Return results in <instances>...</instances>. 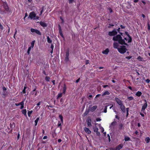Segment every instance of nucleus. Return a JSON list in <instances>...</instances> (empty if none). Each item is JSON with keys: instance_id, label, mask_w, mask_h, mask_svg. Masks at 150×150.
Segmentation results:
<instances>
[{"instance_id": "f257e3e1", "label": "nucleus", "mask_w": 150, "mask_h": 150, "mask_svg": "<svg viewBox=\"0 0 150 150\" xmlns=\"http://www.w3.org/2000/svg\"><path fill=\"white\" fill-rule=\"evenodd\" d=\"M112 40L114 41H117L118 43L121 45H128L125 42V40L122 39L121 35L119 34L116 35L112 38Z\"/></svg>"}, {"instance_id": "f03ea898", "label": "nucleus", "mask_w": 150, "mask_h": 150, "mask_svg": "<svg viewBox=\"0 0 150 150\" xmlns=\"http://www.w3.org/2000/svg\"><path fill=\"white\" fill-rule=\"evenodd\" d=\"M115 100L118 104L120 105L121 110L123 113H125L126 112L125 108L123 104L122 101L117 97H115Z\"/></svg>"}, {"instance_id": "7ed1b4c3", "label": "nucleus", "mask_w": 150, "mask_h": 150, "mask_svg": "<svg viewBox=\"0 0 150 150\" xmlns=\"http://www.w3.org/2000/svg\"><path fill=\"white\" fill-rule=\"evenodd\" d=\"M43 67H41L40 68L42 71V73L46 76L48 75L49 74H51L52 72L51 71H49V66H43Z\"/></svg>"}, {"instance_id": "20e7f679", "label": "nucleus", "mask_w": 150, "mask_h": 150, "mask_svg": "<svg viewBox=\"0 0 150 150\" xmlns=\"http://www.w3.org/2000/svg\"><path fill=\"white\" fill-rule=\"evenodd\" d=\"M36 62L37 63L40 65L44 66L45 65V59L42 57H39L38 58H37Z\"/></svg>"}, {"instance_id": "39448f33", "label": "nucleus", "mask_w": 150, "mask_h": 150, "mask_svg": "<svg viewBox=\"0 0 150 150\" xmlns=\"http://www.w3.org/2000/svg\"><path fill=\"white\" fill-rule=\"evenodd\" d=\"M28 18L31 19L36 20L38 19L39 17L36 16L35 13L34 12L32 11L30 13Z\"/></svg>"}, {"instance_id": "423d86ee", "label": "nucleus", "mask_w": 150, "mask_h": 150, "mask_svg": "<svg viewBox=\"0 0 150 150\" xmlns=\"http://www.w3.org/2000/svg\"><path fill=\"white\" fill-rule=\"evenodd\" d=\"M127 50V49L125 45H122L120 46L119 48H118V51L121 54H124Z\"/></svg>"}, {"instance_id": "0eeeda50", "label": "nucleus", "mask_w": 150, "mask_h": 150, "mask_svg": "<svg viewBox=\"0 0 150 150\" xmlns=\"http://www.w3.org/2000/svg\"><path fill=\"white\" fill-rule=\"evenodd\" d=\"M67 89L66 86L65 84H64L63 89V92L59 93L58 94L57 98H61L62 97V93L65 94Z\"/></svg>"}, {"instance_id": "6e6552de", "label": "nucleus", "mask_w": 150, "mask_h": 150, "mask_svg": "<svg viewBox=\"0 0 150 150\" xmlns=\"http://www.w3.org/2000/svg\"><path fill=\"white\" fill-rule=\"evenodd\" d=\"M115 29H113L111 31H109L108 33V35L110 36H115L117 34V32L116 31Z\"/></svg>"}, {"instance_id": "1a4fd4ad", "label": "nucleus", "mask_w": 150, "mask_h": 150, "mask_svg": "<svg viewBox=\"0 0 150 150\" xmlns=\"http://www.w3.org/2000/svg\"><path fill=\"white\" fill-rule=\"evenodd\" d=\"M30 30L31 31L32 33H36L39 35H41V33L37 29H35L33 28H31L30 29Z\"/></svg>"}, {"instance_id": "9d476101", "label": "nucleus", "mask_w": 150, "mask_h": 150, "mask_svg": "<svg viewBox=\"0 0 150 150\" xmlns=\"http://www.w3.org/2000/svg\"><path fill=\"white\" fill-rule=\"evenodd\" d=\"M69 49L67 50L65 55V61L66 62H67L69 60Z\"/></svg>"}, {"instance_id": "9b49d317", "label": "nucleus", "mask_w": 150, "mask_h": 150, "mask_svg": "<svg viewBox=\"0 0 150 150\" xmlns=\"http://www.w3.org/2000/svg\"><path fill=\"white\" fill-rule=\"evenodd\" d=\"M33 90L30 92V94L32 95H33L35 93V96L37 95V91H36L37 86H33Z\"/></svg>"}, {"instance_id": "f8f14e48", "label": "nucleus", "mask_w": 150, "mask_h": 150, "mask_svg": "<svg viewBox=\"0 0 150 150\" xmlns=\"http://www.w3.org/2000/svg\"><path fill=\"white\" fill-rule=\"evenodd\" d=\"M15 105L16 106H18L19 105H21V107L20 109H22L24 108V102L23 101L19 103H15Z\"/></svg>"}, {"instance_id": "ddd939ff", "label": "nucleus", "mask_w": 150, "mask_h": 150, "mask_svg": "<svg viewBox=\"0 0 150 150\" xmlns=\"http://www.w3.org/2000/svg\"><path fill=\"white\" fill-rule=\"evenodd\" d=\"M125 34L129 38V39L128 40V43H130L132 42V37L129 35L128 33L127 32L125 31Z\"/></svg>"}, {"instance_id": "4468645a", "label": "nucleus", "mask_w": 150, "mask_h": 150, "mask_svg": "<svg viewBox=\"0 0 150 150\" xmlns=\"http://www.w3.org/2000/svg\"><path fill=\"white\" fill-rule=\"evenodd\" d=\"M144 101L145 102V103H144L142 107L141 110L142 111H144L147 106V104L146 100H144Z\"/></svg>"}, {"instance_id": "2eb2a0df", "label": "nucleus", "mask_w": 150, "mask_h": 150, "mask_svg": "<svg viewBox=\"0 0 150 150\" xmlns=\"http://www.w3.org/2000/svg\"><path fill=\"white\" fill-rule=\"evenodd\" d=\"M91 120L90 117H88L87 120V122L88 126V127H91L92 125L91 124Z\"/></svg>"}, {"instance_id": "dca6fc26", "label": "nucleus", "mask_w": 150, "mask_h": 150, "mask_svg": "<svg viewBox=\"0 0 150 150\" xmlns=\"http://www.w3.org/2000/svg\"><path fill=\"white\" fill-rule=\"evenodd\" d=\"M123 146L122 144H120L117 146L116 148H115V150H120L123 147Z\"/></svg>"}, {"instance_id": "f3484780", "label": "nucleus", "mask_w": 150, "mask_h": 150, "mask_svg": "<svg viewBox=\"0 0 150 150\" xmlns=\"http://www.w3.org/2000/svg\"><path fill=\"white\" fill-rule=\"evenodd\" d=\"M84 129L85 131L88 134H90L91 133V132L89 128L86 127L84 128Z\"/></svg>"}, {"instance_id": "a211bd4d", "label": "nucleus", "mask_w": 150, "mask_h": 150, "mask_svg": "<svg viewBox=\"0 0 150 150\" xmlns=\"http://www.w3.org/2000/svg\"><path fill=\"white\" fill-rule=\"evenodd\" d=\"M4 8L5 9L6 11H8L9 10V8L7 3H6L3 4Z\"/></svg>"}, {"instance_id": "6ab92c4d", "label": "nucleus", "mask_w": 150, "mask_h": 150, "mask_svg": "<svg viewBox=\"0 0 150 150\" xmlns=\"http://www.w3.org/2000/svg\"><path fill=\"white\" fill-rule=\"evenodd\" d=\"M119 44L118 43H117V42H114L113 44V47L115 49H117L118 50V48H119V47H118L119 46Z\"/></svg>"}, {"instance_id": "aec40b11", "label": "nucleus", "mask_w": 150, "mask_h": 150, "mask_svg": "<svg viewBox=\"0 0 150 150\" xmlns=\"http://www.w3.org/2000/svg\"><path fill=\"white\" fill-rule=\"evenodd\" d=\"M109 52V50L108 48H106L105 50H103L102 52V53L106 55L108 54Z\"/></svg>"}, {"instance_id": "412c9836", "label": "nucleus", "mask_w": 150, "mask_h": 150, "mask_svg": "<svg viewBox=\"0 0 150 150\" xmlns=\"http://www.w3.org/2000/svg\"><path fill=\"white\" fill-rule=\"evenodd\" d=\"M40 25L43 27H46L47 26L46 23L42 21H40Z\"/></svg>"}, {"instance_id": "4be33fe9", "label": "nucleus", "mask_w": 150, "mask_h": 150, "mask_svg": "<svg viewBox=\"0 0 150 150\" xmlns=\"http://www.w3.org/2000/svg\"><path fill=\"white\" fill-rule=\"evenodd\" d=\"M97 106L94 105L93 107H91L90 109V110L91 112H94L97 108Z\"/></svg>"}, {"instance_id": "5701e85b", "label": "nucleus", "mask_w": 150, "mask_h": 150, "mask_svg": "<svg viewBox=\"0 0 150 150\" xmlns=\"http://www.w3.org/2000/svg\"><path fill=\"white\" fill-rule=\"evenodd\" d=\"M116 121H113L111 124L110 125V127L112 128L113 127H114L115 125H116Z\"/></svg>"}, {"instance_id": "b1692460", "label": "nucleus", "mask_w": 150, "mask_h": 150, "mask_svg": "<svg viewBox=\"0 0 150 150\" xmlns=\"http://www.w3.org/2000/svg\"><path fill=\"white\" fill-rule=\"evenodd\" d=\"M142 93L141 92L138 91L135 94V95L138 97H140L142 95Z\"/></svg>"}, {"instance_id": "393cba45", "label": "nucleus", "mask_w": 150, "mask_h": 150, "mask_svg": "<svg viewBox=\"0 0 150 150\" xmlns=\"http://www.w3.org/2000/svg\"><path fill=\"white\" fill-rule=\"evenodd\" d=\"M110 94V93L109 91H105L102 94V96H104L105 95H109Z\"/></svg>"}, {"instance_id": "a878e982", "label": "nucleus", "mask_w": 150, "mask_h": 150, "mask_svg": "<svg viewBox=\"0 0 150 150\" xmlns=\"http://www.w3.org/2000/svg\"><path fill=\"white\" fill-rule=\"evenodd\" d=\"M10 127L11 129V130L12 131L13 128H14L15 127V123L14 122H13L12 124L10 123Z\"/></svg>"}, {"instance_id": "bb28decb", "label": "nucleus", "mask_w": 150, "mask_h": 150, "mask_svg": "<svg viewBox=\"0 0 150 150\" xmlns=\"http://www.w3.org/2000/svg\"><path fill=\"white\" fill-rule=\"evenodd\" d=\"M22 113L25 116H27V111L25 109L22 110L21 111Z\"/></svg>"}, {"instance_id": "cd10ccee", "label": "nucleus", "mask_w": 150, "mask_h": 150, "mask_svg": "<svg viewBox=\"0 0 150 150\" xmlns=\"http://www.w3.org/2000/svg\"><path fill=\"white\" fill-rule=\"evenodd\" d=\"M145 140L146 143H148L150 142V139L149 137H146L145 138Z\"/></svg>"}, {"instance_id": "c85d7f7f", "label": "nucleus", "mask_w": 150, "mask_h": 150, "mask_svg": "<svg viewBox=\"0 0 150 150\" xmlns=\"http://www.w3.org/2000/svg\"><path fill=\"white\" fill-rule=\"evenodd\" d=\"M40 118L39 117H37L36 119L35 120V125L36 126L37 125L38 121L39 120Z\"/></svg>"}, {"instance_id": "c756f323", "label": "nucleus", "mask_w": 150, "mask_h": 150, "mask_svg": "<svg viewBox=\"0 0 150 150\" xmlns=\"http://www.w3.org/2000/svg\"><path fill=\"white\" fill-rule=\"evenodd\" d=\"M59 118L60 119L61 122L62 123H63V117L62 115H59Z\"/></svg>"}, {"instance_id": "7c9ffc66", "label": "nucleus", "mask_w": 150, "mask_h": 150, "mask_svg": "<svg viewBox=\"0 0 150 150\" xmlns=\"http://www.w3.org/2000/svg\"><path fill=\"white\" fill-rule=\"evenodd\" d=\"M47 41L48 43H51L52 42V40L50 39L49 36L47 37Z\"/></svg>"}, {"instance_id": "2f4dec72", "label": "nucleus", "mask_w": 150, "mask_h": 150, "mask_svg": "<svg viewBox=\"0 0 150 150\" xmlns=\"http://www.w3.org/2000/svg\"><path fill=\"white\" fill-rule=\"evenodd\" d=\"M50 78L48 76H46L45 78V80L47 82H49L50 81Z\"/></svg>"}, {"instance_id": "473e14b6", "label": "nucleus", "mask_w": 150, "mask_h": 150, "mask_svg": "<svg viewBox=\"0 0 150 150\" xmlns=\"http://www.w3.org/2000/svg\"><path fill=\"white\" fill-rule=\"evenodd\" d=\"M124 140L125 141H129L130 140V139L129 137L127 136H125L124 139Z\"/></svg>"}, {"instance_id": "72a5a7b5", "label": "nucleus", "mask_w": 150, "mask_h": 150, "mask_svg": "<svg viewBox=\"0 0 150 150\" xmlns=\"http://www.w3.org/2000/svg\"><path fill=\"white\" fill-rule=\"evenodd\" d=\"M137 59L139 61H143V59L142 57L140 56H139L137 58Z\"/></svg>"}, {"instance_id": "f704fd0d", "label": "nucleus", "mask_w": 150, "mask_h": 150, "mask_svg": "<svg viewBox=\"0 0 150 150\" xmlns=\"http://www.w3.org/2000/svg\"><path fill=\"white\" fill-rule=\"evenodd\" d=\"M93 131L95 132H98V129L97 127H95L93 128Z\"/></svg>"}, {"instance_id": "c9c22d12", "label": "nucleus", "mask_w": 150, "mask_h": 150, "mask_svg": "<svg viewBox=\"0 0 150 150\" xmlns=\"http://www.w3.org/2000/svg\"><path fill=\"white\" fill-rule=\"evenodd\" d=\"M27 88L26 86V84H25V86L24 87L22 91V92L23 93H26L25 90Z\"/></svg>"}, {"instance_id": "e433bc0d", "label": "nucleus", "mask_w": 150, "mask_h": 150, "mask_svg": "<svg viewBox=\"0 0 150 150\" xmlns=\"http://www.w3.org/2000/svg\"><path fill=\"white\" fill-rule=\"evenodd\" d=\"M123 126V125L122 124L120 123L119 125V129L120 130H121Z\"/></svg>"}, {"instance_id": "4c0bfd02", "label": "nucleus", "mask_w": 150, "mask_h": 150, "mask_svg": "<svg viewBox=\"0 0 150 150\" xmlns=\"http://www.w3.org/2000/svg\"><path fill=\"white\" fill-rule=\"evenodd\" d=\"M33 112V110L28 111V117H30V116L31 114Z\"/></svg>"}, {"instance_id": "58836bf2", "label": "nucleus", "mask_w": 150, "mask_h": 150, "mask_svg": "<svg viewBox=\"0 0 150 150\" xmlns=\"http://www.w3.org/2000/svg\"><path fill=\"white\" fill-rule=\"evenodd\" d=\"M35 40H33L31 42V46H30V47H31H31H32V48H33V47L34 46V44H35Z\"/></svg>"}, {"instance_id": "ea45409f", "label": "nucleus", "mask_w": 150, "mask_h": 150, "mask_svg": "<svg viewBox=\"0 0 150 150\" xmlns=\"http://www.w3.org/2000/svg\"><path fill=\"white\" fill-rule=\"evenodd\" d=\"M59 33H62V32L61 29V28L60 26L59 25Z\"/></svg>"}, {"instance_id": "a19ab883", "label": "nucleus", "mask_w": 150, "mask_h": 150, "mask_svg": "<svg viewBox=\"0 0 150 150\" xmlns=\"http://www.w3.org/2000/svg\"><path fill=\"white\" fill-rule=\"evenodd\" d=\"M128 99L129 100H132L134 99V98L132 96H130L128 97Z\"/></svg>"}, {"instance_id": "79ce46f5", "label": "nucleus", "mask_w": 150, "mask_h": 150, "mask_svg": "<svg viewBox=\"0 0 150 150\" xmlns=\"http://www.w3.org/2000/svg\"><path fill=\"white\" fill-rule=\"evenodd\" d=\"M31 47H28V51H27V53H28V54H29L30 52V51L31 49Z\"/></svg>"}, {"instance_id": "37998d69", "label": "nucleus", "mask_w": 150, "mask_h": 150, "mask_svg": "<svg viewBox=\"0 0 150 150\" xmlns=\"http://www.w3.org/2000/svg\"><path fill=\"white\" fill-rule=\"evenodd\" d=\"M44 7L43 6L42 8H41V10L40 11V15H41L42 13L44 11Z\"/></svg>"}, {"instance_id": "c03bdc74", "label": "nucleus", "mask_w": 150, "mask_h": 150, "mask_svg": "<svg viewBox=\"0 0 150 150\" xmlns=\"http://www.w3.org/2000/svg\"><path fill=\"white\" fill-rule=\"evenodd\" d=\"M107 106H106L105 107V108L104 109V112L105 113H106L107 112Z\"/></svg>"}, {"instance_id": "a18cd8bd", "label": "nucleus", "mask_w": 150, "mask_h": 150, "mask_svg": "<svg viewBox=\"0 0 150 150\" xmlns=\"http://www.w3.org/2000/svg\"><path fill=\"white\" fill-rule=\"evenodd\" d=\"M58 127H60V128L61 129L62 128V127H61V126H62V124H61V123L60 122V121H59L58 122Z\"/></svg>"}, {"instance_id": "49530a36", "label": "nucleus", "mask_w": 150, "mask_h": 150, "mask_svg": "<svg viewBox=\"0 0 150 150\" xmlns=\"http://www.w3.org/2000/svg\"><path fill=\"white\" fill-rule=\"evenodd\" d=\"M114 29H115L116 31H117V32L119 33V32H120V28L119 27L117 29L114 28Z\"/></svg>"}, {"instance_id": "de8ad7c7", "label": "nucleus", "mask_w": 150, "mask_h": 150, "mask_svg": "<svg viewBox=\"0 0 150 150\" xmlns=\"http://www.w3.org/2000/svg\"><path fill=\"white\" fill-rule=\"evenodd\" d=\"M106 150H115V148H109L108 149H106Z\"/></svg>"}, {"instance_id": "09e8293b", "label": "nucleus", "mask_w": 150, "mask_h": 150, "mask_svg": "<svg viewBox=\"0 0 150 150\" xmlns=\"http://www.w3.org/2000/svg\"><path fill=\"white\" fill-rule=\"evenodd\" d=\"M110 13H111L112 12V10L111 8L109 7L108 9Z\"/></svg>"}, {"instance_id": "8fccbe9b", "label": "nucleus", "mask_w": 150, "mask_h": 150, "mask_svg": "<svg viewBox=\"0 0 150 150\" xmlns=\"http://www.w3.org/2000/svg\"><path fill=\"white\" fill-rule=\"evenodd\" d=\"M60 19L62 21V23H64V21L63 18H62V16H60L59 17Z\"/></svg>"}, {"instance_id": "3c124183", "label": "nucleus", "mask_w": 150, "mask_h": 150, "mask_svg": "<svg viewBox=\"0 0 150 150\" xmlns=\"http://www.w3.org/2000/svg\"><path fill=\"white\" fill-rule=\"evenodd\" d=\"M126 58L128 59H131L132 58V56H127L125 57Z\"/></svg>"}, {"instance_id": "603ef678", "label": "nucleus", "mask_w": 150, "mask_h": 150, "mask_svg": "<svg viewBox=\"0 0 150 150\" xmlns=\"http://www.w3.org/2000/svg\"><path fill=\"white\" fill-rule=\"evenodd\" d=\"M96 132V134L97 136H100V132L98 131V132Z\"/></svg>"}, {"instance_id": "864d4df0", "label": "nucleus", "mask_w": 150, "mask_h": 150, "mask_svg": "<svg viewBox=\"0 0 150 150\" xmlns=\"http://www.w3.org/2000/svg\"><path fill=\"white\" fill-rule=\"evenodd\" d=\"M103 86L104 88H106L107 87H110L108 85H103Z\"/></svg>"}, {"instance_id": "5fc2aeb1", "label": "nucleus", "mask_w": 150, "mask_h": 150, "mask_svg": "<svg viewBox=\"0 0 150 150\" xmlns=\"http://www.w3.org/2000/svg\"><path fill=\"white\" fill-rule=\"evenodd\" d=\"M96 120L97 122L100 121L101 120V119L99 118H98L96 119Z\"/></svg>"}, {"instance_id": "6e6d98bb", "label": "nucleus", "mask_w": 150, "mask_h": 150, "mask_svg": "<svg viewBox=\"0 0 150 150\" xmlns=\"http://www.w3.org/2000/svg\"><path fill=\"white\" fill-rule=\"evenodd\" d=\"M145 81L147 83H149L150 80L149 79H147L145 80Z\"/></svg>"}, {"instance_id": "4d7b16f0", "label": "nucleus", "mask_w": 150, "mask_h": 150, "mask_svg": "<svg viewBox=\"0 0 150 150\" xmlns=\"http://www.w3.org/2000/svg\"><path fill=\"white\" fill-rule=\"evenodd\" d=\"M0 28L1 30H3L4 29L3 25L0 23Z\"/></svg>"}, {"instance_id": "13d9d810", "label": "nucleus", "mask_w": 150, "mask_h": 150, "mask_svg": "<svg viewBox=\"0 0 150 150\" xmlns=\"http://www.w3.org/2000/svg\"><path fill=\"white\" fill-rule=\"evenodd\" d=\"M54 47V45H53L52 44L51 45L50 48L52 49V50H53Z\"/></svg>"}, {"instance_id": "bf43d9fd", "label": "nucleus", "mask_w": 150, "mask_h": 150, "mask_svg": "<svg viewBox=\"0 0 150 150\" xmlns=\"http://www.w3.org/2000/svg\"><path fill=\"white\" fill-rule=\"evenodd\" d=\"M147 26L148 30H150V25L149 23H148Z\"/></svg>"}, {"instance_id": "052dcab7", "label": "nucleus", "mask_w": 150, "mask_h": 150, "mask_svg": "<svg viewBox=\"0 0 150 150\" xmlns=\"http://www.w3.org/2000/svg\"><path fill=\"white\" fill-rule=\"evenodd\" d=\"M40 108V106L38 107V106H36L35 107V109H39Z\"/></svg>"}, {"instance_id": "680f3d73", "label": "nucleus", "mask_w": 150, "mask_h": 150, "mask_svg": "<svg viewBox=\"0 0 150 150\" xmlns=\"http://www.w3.org/2000/svg\"><path fill=\"white\" fill-rule=\"evenodd\" d=\"M120 27L122 29H124L125 28V26H124L122 25H121Z\"/></svg>"}, {"instance_id": "e2e57ef3", "label": "nucleus", "mask_w": 150, "mask_h": 150, "mask_svg": "<svg viewBox=\"0 0 150 150\" xmlns=\"http://www.w3.org/2000/svg\"><path fill=\"white\" fill-rule=\"evenodd\" d=\"M128 88L129 89H130L131 90V91L132 90V88L131 87V86H128Z\"/></svg>"}, {"instance_id": "0e129e2a", "label": "nucleus", "mask_w": 150, "mask_h": 150, "mask_svg": "<svg viewBox=\"0 0 150 150\" xmlns=\"http://www.w3.org/2000/svg\"><path fill=\"white\" fill-rule=\"evenodd\" d=\"M134 133L136 135H138V131H137V130L135 132H134Z\"/></svg>"}, {"instance_id": "69168bd1", "label": "nucleus", "mask_w": 150, "mask_h": 150, "mask_svg": "<svg viewBox=\"0 0 150 150\" xmlns=\"http://www.w3.org/2000/svg\"><path fill=\"white\" fill-rule=\"evenodd\" d=\"M74 0H69V3L70 4L72 3Z\"/></svg>"}, {"instance_id": "338daca9", "label": "nucleus", "mask_w": 150, "mask_h": 150, "mask_svg": "<svg viewBox=\"0 0 150 150\" xmlns=\"http://www.w3.org/2000/svg\"><path fill=\"white\" fill-rule=\"evenodd\" d=\"M47 137L46 136H44L43 139H47Z\"/></svg>"}, {"instance_id": "774afa93", "label": "nucleus", "mask_w": 150, "mask_h": 150, "mask_svg": "<svg viewBox=\"0 0 150 150\" xmlns=\"http://www.w3.org/2000/svg\"><path fill=\"white\" fill-rule=\"evenodd\" d=\"M62 141V140L61 139H59L58 140V142L59 143H60Z\"/></svg>"}]
</instances>
